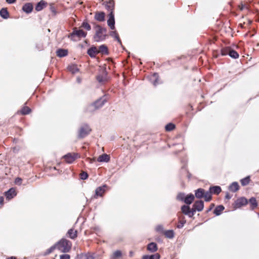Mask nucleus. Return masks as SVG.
Wrapping results in <instances>:
<instances>
[{
	"label": "nucleus",
	"instance_id": "nucleus-38",
	"mask_svg": "<svg viewBox=\"0 0 259 259\" xmlns=\"http://www.w3.org/2000/svg\"><path fill=\"white\" fill-rule=\"evenodd\" d=\"M229 55L230 57H231L232 58L236 59L238 57L239 55L236 51L232 50H231V51L229 50Z\"/></svg>",
	"mask_w": 259,
	"mask_h": 259
},
{
	"label": "nucleus",
	"instance_id": "nucleus-9",
	"mask_svg": "<svg viewBox=\"0 0 259 259\" xmlns=\"http://www.w3.org/2000/svg\"><path fill=\"white\" fill-rule=\"evenodd\" d=\"M106 187V185H104L102 187L97 188L96 190V196H102L105 191V188Z\"/></svg>",
	"mask_w": 259,
	"mask_h": 259
},
{
	"label": "nucleus",
	"instance_id": "nucleus-11",
	"mask_svg": "<svg viewBox=\"0 0 259 259\" xmlns=\"http://www.w3.org/2000/svg\"><path fill=\"white\" fill-rule=\"evenodd\" d=\"M247 203V200L244 197H242L241 198L237 199L236 202V204L237 207H240L243 205H246Z\"/></svg>",
	"mask_w": 259,
	"mask_h": 259
},
{
	"label": "nucleus",
	"instance_id": "nucleus-47",
	"mask_svg": "<svg viewBox=\"0 0 259 259\" xmlns=\"http://www.w3.org/2000/svg\"><path fill=\"white\" fill-rule=\"evenodd\" d=\"M88 177V175L87 172H83L80 175V177L82 180H85Z\"/></svg>",
	"mask_w": 259,
	"mask_h": 259
},
{
	"label": "nucleus",
	"instance_id": "nucleus-5",
	"mask_svg": "<svg viewBox=\"0 0 259 259\" xmlns=\"http://www.w3.org/2000/svg\"><path fill=\"white\" fill-rule=\"evenodd\" d=\"M91 131V129L88 125H84L79 130V137L83 138L89 135Z\"/></svg>",
	"mask_w": 259,
	"mask_h": 259
},
{
	"label": "nucleus",
	"instance_id": "nucleus-2",
	"mask_svg": "<svg viewBox=\"0 0 259 259\" xmlns=\"http://www.w3.org/2000/svg\"><path fill=\"white\" fill-rule=\"evenodd\" d=\"M57 249L62 252H68L71 249V242L66 239H62L60 240L58 243L56 244Z\"/></svg>",
	"mask_w": 259,
	"mask_h": 259
},
{
	"label": "nucleus",
	"instance_id": "nucleus-40",
	"mask_svg": "<svg viewBox=\"0 0 259 259\" xmlns=\"http://www.w3.org/2000/svg\"><path fill=\"white\" fill-rule=\"evenodd\" d=\"M249 177H247L246 178H245L244 179H243L241 180V184L243 186H245L246 185H247L249 182Z\"/></svg>",
	"mask_w": 259,
	"mask_h": 259
},
{
	"label": "nucleus",
	"instance_id": "nucleus-27",
	"mask_svg": "<svg viewBox=\"0 0 259 259\" xmlns=\"http://www.w3.org/2000/svg\"><path fill=\"white\" fill-rule=\"evenodd\" d=\"M224 209V207L223 205H219L217 206L214 210V213L215 214L217 215H220L222 211Z\"/></svg>",
	"mask_w": 259,
	"mask_h": 259
},
{
	"label": "nucleus",
	"instance_id": "nucleus-26",
	"mask_svg": "<svg viewBox=\"0 0 259 259\" xmlns=\"http://www.w3.org/2000/svg\"><path fill=\"white\" fill-rule=\"evenodd\" d=\"M67 50L64 49H59L57 51V55L60 57H63L67 55Z\"/></svg>",
	"mask_w": 259,
	"mask_h": 259
},
{
	"label": "nucleus",
	"instance_id": "nucleus-57",
	"mask_svg": "<svg viewBox=\"0 0 259 259\" xmlns=\"http://www.w3.org/2000/svg\"><path fill=\"white\" fill-rule=\"evenodd\" d=\"M133 251H130V256H133Z\"/></svg>",
	"mask_w": 259,
	"mask_h": 259
},
{
	"label": "nucleus",
	"instance_id": "nucleus-41",
	"mask_svg": "<svg viewBox=\"0 0 259 259\" xmlns=\"http://www.w3.org/2000/svg\"><path fill=\"white\" fill-rule=\"evenodd\" d=\"M30 109L28 107H24L21 110V112L22 114H27L30 113Z\"/></svg>",
	"mask_w": 259,
	"mask_h": 259
},
{
	"label": "nucleus",
	"instance_id": "nucleus-42",
	"mask_svg": "<svg viewBox=\"0 0 259 259\" xmlns=\"http://www.w3.org/2000/svg\"><path fill=\"white\" fill-rule=\"evenodd\" d=\"M81 27H83L84 29L88 30H90L91 29L90 25L86 22H83L82 23Z\"/></svg>",
	"mask_w": 259,
	"mask_h": 259
},
{
	"label": "nucleus",
	"instance_id": "nucleus-6",
	"mask_svg": "<svg viewBox=\"0 0 259 259\" xmlns=\"http://www.w3.org/2000/svg\"><path fill=\"white\" fill-rule=\"evenodd\" d=\"M63 158L67 163H71L77 158V154L75 153H68L64 155Z\"/></svg>",
	"mask_w": 259,
	"mask_h": 259
},
{
	"label": "nucleus",
	"instance_id": "nucleus-45",
	"mask_svg": "<svg viewBox=\"0 0 259 259\" xmlns=\"http://www.w3.org/2000/svg\"><path fill=\"white\" fill-rule=\"evenodd\" d=\"M185 198V196L183 193H180L177 196V199L180 200H184Z\"/></svg>",
	"mask_w": 259,
	"mask_h": 259
},
{
	"label": "nucleus",
	"instance_id": "nucleus-17",
	"mask_svg": "<svg viewBox=\"0 0 259 259\" xmlns=\"http://www.w3.org/2000/svg\"><path fill=\"white\" fill-rule=\"evenodd\" d=\"M105 15L103 12H98L95 14V18L99 21H103L105 20Z\"/></svg>",
	"mask_w": 259,
	"mask_h": 259
},
{
	"label": "nucleus",
	"instance_id": "nucleus-50",
	"mask_svg": "<svg viewBox=\"0 0 259 259\" xmlns=\"http://www.w3.org/2000/svg\"><path fill=\"white\" fill-rule=\"evenodd\" d=\"M156 230L157 231H161L163 230V227L162 226H158L156 228Z\"/></svg>",
	"mask_w": 259,
	"mask_h": 259
},
{
	"label": "nucleus",
	"instance_id": "nucleus-60",
	"mask_svg": "<svg viewBox=\"0 0 259 259\" xmlns=\"http://www.w3.org/2000/svg\"><path fill=\"white\" fill-rule=\"evenodd\" d=\"M77 81L78 82H80V80L79 78H77Z\"/></svg>",
	"mask_w": 259,
	"mask_h": 259
},
{
	"label": "nucleus",
	"instance_id": "nucleus-18",
	"mask_svg": "<svg viewBox=\"0 0 259 259\" xmlns=\"http://www.w3.org/2000/svg\"><path fill=\"white\" fill-rule=\"evenodd\" d=\"M68 69L72 73L75 74L79 71L77 66L75 64H72L68 66Z\"/></svg>",
	"mask_w": 259,
	"mask_h": 259
},
{
	"label": "nucleus",
	"instance_id": "nucleus-30",
	"mask_svg": "<svg viewBox=\"0 0 259 259\" xmlns=\"http://www.w3.org/2000/svg\"><path fill=\"white\" fill-rule=\"evenodd\" d=\"M182 211L185 214H189L190 211H191L190 207L187 205H183L181 208Z\"/></svg>",
	"mask_w": 259,
	"mask_h": 259
},
{
	"label": "nucleus",
	"instance_id": "nucleus-31",
	"mask_svg": "<svg viewBox=\"0 0 259 259\" xmlns=\"http://www.w3.org/2000/svg\"><path fill=\"white\" fill-rule=\"evenodd\" d=\"M0 15L2 17L7 19L8 17V12L6 9H2L0 11Z\"/></svg>",
	"mask_w": 259,
	"mask_h": 259
},
{
	"label": "nucleus",
	"instance_id": "nucleus-59",
	"mask_svg": "<svg viewBox=\"0 0 259 259\" xmlns=\"http://www.w3.org/2000/svg\"><path fill=\"white\" fill-rule=\"evenodd\" d=\"M94 161H95V160L94 159H90V162L91 163H93Z\"/></svg>",
	"mask_w": 259,
	"mask_h": 259
},
{
	"label": "nucleus",
	"instance_id": "nucleus-7",
	"mask_svg": "<svg viewBox=\"0 0 259 259\" xmlns=\"http://www.w3.org/2000/svg\"><path fill=\"white\" fill-rule=\"evenodd\" d=\"M107 24L111 29H114L115 28V21L113 12H111L109 15V19L107 21Z\"/></svg>",
	"mask_w": 259,
	"mask_h": 259
},
{
	"label": "nucleus",
	"instance_id": "nucleus-55",
	"mask_svg": "<svg viewBox=\"0 0 259 259\" xmlns=\"http://www.w3.org/2000/svg\"><path fill=\"white\" fill-rule=\"evenodd\" d=\"M226 198L227 199H230L231 198V196H230V195L229 194H227L226 195Z\"/></svg>",
	"mask_w": 259,
	"mask_h": 259
},
{
	"label": "nucleus",
	"instance_id": "nucleus-46",
	"mask_svg": "<svg viewBox=\"0 0 259 259\" xmlns=\"http://www.w3.org/2000/svg\"><path fill=\"white\" fill-rule=\"evenodd\" d=\"M160 255L158 253H156L150 255V259H159Z\"/></svg>",
	"mask_w": 259,
	"mask_h": 259
},
{
	"label": "nucleus",
	"instance_id": "nucleus-48",
	"mask_svg": "<svg viewBox=\"0 0 259 259\" xmlns=\"http://www.w3.org/2000/svg\"><path fill=\"white\" fill-rule=\"evenodd\" d=\"M22 180L21 178H17L15 179V183L17 185H20L21 184V183H22Z\"/></svg>",
	"mask_w": 259,
	"mask_h": 259
},
{
	"label": "nucleus",
	"instance_id": "nucleus-34",
	"mask_svg": "<svg viewBox=\"0 0 259 259\" xmlns=\"http://www.w3.org/2000/svg\"><path fill=\"white\" fill-rule=\"evenodd\" d=\"M165 235L168 238H172L174 236V233L172 230H167L164 233Z\"/></svg>",
	"mask_w": 259,
	"mask_h": 259
},
{
	"label": "nucleus",
	"instance_id": "nucleus-10",
	"mask_svg": "<svg viewBox=\"0 0 259 259\" xmlns=\"http://www.w3.org/2000/svg\"><path fill=\"white\" fill-rule=\"evenodd\" d=\"M204 207L203 202L202 201H197L193 205V207L197 211H201Z\"/></svg>",
	"mask_w": 259,
	"mask_h": 259
},
{
	"label": "nucleus",
	"instance_id": "nucleus-28",
	"mask_svg": "<svg viewBox=\"0 0 259 259\" xmlns=\"http://www.w3.org/2000/svg\"><path fill=\"white\" fill-rule=\"evenodd\" d=\"M45 3L44 1H40L39 3L37 4L35 7V10L37 11H41L45 7Z\"/></svg>",
	"mask_w": 259,
	"mask_h": 259
},
{
	"label": "nucleus",
	"instance_id": "nucleus-15",
	"mask_svg": "<svg viewBox=\"0 0 259 259\" xmlns=\"http://www.w3.org/2000/svg\"><path fill=\"white\" fill-rule=\"evenodd\" d=\"M88 53L91 57H94L96 54L99 53L98 49L95 47H92L89 49Z\"/></svg>",
	"mask_w": 259,
	"mask_h": 259
},
{
	"label": "nucleus",
	"instance_id": "nucleus-23",
	"mask_svg": "<svg viewBox=\"0 0 259 259\" xmlns=\"http://www.w3.org/2000/svg\"><path fill=\"white\" fill-rule=\"evenodd\" d=\"M33 9L32 5L29 3L25 4L23 7V10L27 13H30Z\"/></svg>",
	"mask_w": 259,
	"mask_h": 259
},
{
	"label": "nucleus",
	"instance_id": "nucleus-12",
	"mask_svg": "<svg viewBox=\"0 0 259 259\" xmlns=\"http://www.w3.org/2000/svg\"><path fill=\"white\" fill-rule=\"evenodd\" d=\"M5 195L7 199H11L16 195L15 190L13 188L10 189L9 190L6 192Z\"/></svg>",
	"mask_w": 259,
	"mask_h": 259
},
{
	"label": "nucleus",
	"instance_id": "nucleus-21",
	"mask_svg": "<svg viewBox=\"0 0 259 259\" xmlns=\"http://www.w3.org/2000/svg\"><path fill=\"white\" fill-rule=\"evenodd\" d=\"M209 191L211 193L218 194L221 192V188L219 186H213L210 188Z\"/></svg>",
	"mask_w": 259,
	"mask_h": 259
},
{
	"label": "nucleus",
	"instance_id": "nucleus-33",
	"mask_svg": "<svg viewBox=\"0 0 259 259\" xmlns=\"http://www.w3.org/2000/svg\"><path fill=\"white\" fill-rule=\"evenodd\" d=\"M121 256V252L119 250H116L113 253V254L111 256V257L113 259H116V258L120 257Z\"/></svg>",
	"mask_w": 259,
	"mask_h": 259
},
{
	"label": "nucleus",
	"instance_id": "nucleus-13",
	"mask_svg": "<svg viewBox=\"0 0 259 259\" xmlns=\"http://www.w3.org/2000/svg\"><path fill=\"white\" fill-rule=\"evenodd\" d=\"M97 79L100 83H103L107 81L106 71H103L102 74L99 75L97 76Z\"/></svg>",
	"mask_w": 259,
	"mask_h": 259
},
{
	"label": "nucleus",
	"instance_id": "nucleus-56",
	"mask_svg": "<svg viewBox=\"0 0 259 259\" xmlns=\"http://www.w3.org/2000/svg\"><path fill=\"white\" fill-rule=\"evenodd\" d=\"M196 210H197V209H195V208L194 207L193 208H192V209L191 210V212H193L194 213Z\"/></svg>",
	"mask_w": 259,
	"mask_h": 259
},
{
	"label": "nucleus",
	"instance_id": "nucleus-61",
	"mask_svg": "<svg viewBox=\"0 0 259 259\" xmlns=\"http://www.w3.org/2000/svg\"><path fill=\"white\" fill-rule=\"evenodd\" d=\"M257 215H258V217H259V213L257 214Z\"/></svg>",
	"mask_w": 259,
	"mask_h": 259
},
{
	"label": "nucleus",
	"instance_id": "nucleus-19",
	"mask_svg": "<svg viewBox=\"0 0 259 259\" xmlns=\"http://www.w3.org/2000/svg\"><path fill=\"white\" fill-rule=\"evenodd\" d=\"M194 199V196L193 194H189L185 197L184 202L187 204H190Z\"/></svg>",
	"mask_w": 259,
	"mask_h": 259
},
{
	"label": "nucleus",
	"instance_id": "nucleus-8",
	"mask_svg": "<svg viewBox=\"0 0 259 259\" xmlns=\"http://www.w3.org/2000/svg\"><path fill=\"white\" fill-rule=\"evenodd\" d=\"M150 80L155 86L159 84L158 75L157 73H155L153 74L150 76Z\"/></svg>",
	"mask_w": 259,
	"mask_h": 259
},
{
	"label": "nucleus",
	"instance_id": "nucleus-3",
	"mask_svg": "<svg viewBox=\"0 0 259 259\" xmlns=\"http://www.w3.org/2000/svg\"><path fill=\"white\" fill-rule=\"evenodd\" d=\"M106 102V100L105 98H102L100 99L97 101L94 104H92L88 106L87 108V111L89 112H92L94 111L95 110L99 109L102 107V106L105 104Z\"/></svg>",
	"mask_w": 259,
	"mask_h": 259
},
{
	"label": "nucleus",
	"instance_id": "nucleus-1",
	"mask_svg": "<svg viewBox=\"0 0 259 259\" xmlns=\"http://www.w3.org/2000/svg\"><path fill=\"white\" fill-rule=\"evenodd\" d=\"M95 34L94 36V40L97 42L104 40L106 36V29L102 27L100 25H97L95 27Z\"/></svg>",
	"mask_w": 259,
	"mask_h": 259
},
{
	"label": "nucleus",
	"instance_id": "nucleus-14",
	"mask_svg": "<svg viewBox=\"0 0 259 259\" xmlns=\"http://www.w3.org/2000/svg\"><path fill=\"white\" fill-rule=\"evenodd\" d=\"M110 157L106 154H103L99 156L98 158V161L99 162H107L109 161Z\"/></svg>",
	"mask_w": 259,
	"mask_h": 259
},
{
	"label": "nucleus",
	"instance_id": "nucleus-4",
	"mask_svg": "<svg viewBox=\"0 0 259 259\" xmlns=\"http://www.w3.org/2000/svg\"><path fill=\"white\" fill-rule=\"evenodd\" d=\"M87 35V33L83 31L82 30H78L76 28H74L72 33L69 36V37H71V39L74 41H76V39L75 37L78 38L85 37Z\"/></svg>",
	"mask_w": 259,
	"mask_h": 259
},
{
	"label": "nucleus",
	"instance_id": "nucleus-39",
	"mask_svg": "<svg viewBox=\"0 0 259 259\" xmlns=\"http://www.w3.org/2000/svg\"><path fill=\"white\" fill-rule=\"evenodd\" d=\"M175 127V125L172 123H168L165 126V130L167 131H171Z\"/></svg>",
	"mask_w": 259,
	"mask_h": 259
},
{
	"label": "nucleus",
	"instance_id": "nucleus-32",
	"mask_svg": "<svg viewBox=\"0 0 259 259\" xmlns=\"http://www.w3.org/2000/svg\"><path fill=\"white\" fill-rule=\"evenodd\" d=\"M68 233L71 239H74L77 236V231L73 229L69 230Z\"/></svg>",
	"mask_w": 259,
	"mask_h": 259
},
{
	"label": "nucleus",
	"instance_id": "nucleus-37",
	"mask_svg": "<svg viewBox=\"0 0 259 259\" xmlns=\"http://www.w3.org/2000/svg\"><path fill=\"white\" fill-rule=\"evenodd\" d=\"M203 197H204L205 200L206 201H209L210 200L211 197V192L209 191H207L204 193V194L203 195Z\"/></svg>",
	"mask_w": 259,
	"mask_h": 259
},
{
	"label": "nucleus",
	"instance_id": "nucleus-44",
	"mask_svg": "<svg viewBox=\"0 0 259 259\" xmlns=\"http://www.w3.org/2000/svg\"><path fill=\"white\" fill-rule=\"evenodd\" d=\"M56 248H57L56 247V244L53 246H52L51 247H50L49 249H48L46 252V254H48L50 253H51L52 251H53Z\"/></svg>",
	"mask_w": 259,
	"mask_h": 259
},
{
	"label": "nucleus",
	"instance_id": "nucleus-25",
	"mask_svg": "<svg viewBox=\"0 0 259 259\" xmlns=\"http://www.w3.org/2000/svg\"><path fill=\"white\" fill-rule=\"evenodd\" d=\"M204 193V190L200 188L196 191L195 196L198 198H201L203 197Z\"/></svg>",
	"mask_w": 259,
	"mask_h": 259
},
{
	"label": "nucleus",
	"instance_id": "nucleus-54",
	"mask_svg": "<svg viewBox=\"0 0 259 259\" xmlns=\"http://www.w3.org/2000/svg\"><path fill=\"white\" fill-rule=\"evenodd\" d=\"M187 215H188L189 217L191 218L193 216L194 212H191V211H190L189 212V214H187Z\"/></svg>",
	"mask_w": 259,
	"mask_h": 259
},
{
	"label": "nucleus",
	"instance_id": "nucleus-22",
	"mask_svg": "<svg viewBox=\"0 0 259 259\" xmlns=\"http://www.w3.org/2000/svg\"><path fill=\"white\" fill-rule=\"evenodd\" d=\"M179 223L177 225V227L178 228H182L184 225L186 223V221L185 219V217L184 216H179Z\"/></svg>",
	"mask_w": 259,
	"mask_h": 259
},
{
	"label": "nucleus",
	"instance_id": "nucleus-49",
	"mask_svg": "<svg viewBox=\"0 0 259 259\" xmlns=\"http://www.w3.org/2000/svg\"><path fill=\"white\" fill-rule=\"evenodd\" d=\"M60 259H70V255L67 254L61 255Z\"/></svg>",
	"mask_w": 259,
	"mask_h": 259
},
{
	"label": "nucleus",
	"instance_id": "nucleus-16",
	"mask_svg": "<svg viewBox=\"0 0 259 259\" xmlns=\"http://www.w3.org/2000/svg\"><path fill=\"white\" fill-rule=\"evenodd\" d=\"M147 249L151 252H155L157 250V246L155 243L152 242L147 246Z\"/></svg>",
	"mask_w": 259,
	"mask_h": 259
},
{
	"label": "nucleus",
	"instance_id": "nucleus-51",
	"mask_svg": "<svg viewBox=\"0 0 259 259\" xmlns=\"http://www.w3.org/2000/svg\"><path fill=\"white\" fill-rule=\"evenodd\" d=\"M142 259H150V255H145L143 256Z\"/></svg>",
	"mask_w": 259,
	"mask_h": 259
},
{
	"label": "nucleus",
	"instance_id": "nucleus-35",
	"mask_svg": "<svg viewBox=\"0 0 259 259\" xmlns=\"http://www.w3.org/2000/svg\"><path fill=\"white\" fill-rule=\"evenodd\" d=\"M106 8L109 11L112 12L114 8V2L112 1H109L106 5Z\"/></svg>",
	"mask_w": 259,
	"mask_h": 259
},
{
	"label": "nucleus",
	"instance_id": "nucleus-36",
	"mask_svg": "<svg viewBox=\"0 0 259 259\" xmlns=\"http://www.w3.org/2000/svg\"><path fill=\"white\" fill-rule=\"evenodd\" d=\"M110 35L113 37H114L117 41L118 42L121 44V40L119 37V36L117 34V33L116 32V31H112L110 32Z\"/></svg>",
	"mask_w": 259,
	"mask_h": 259
},
{
	"label": "nucleus",
	"instance_id": "nucleus-52",
	"mask_svg": "<svg viewBox=\"0 0 259 259\" xmlns=\"http://www.w3.org/2000/svg\"><path fill=\"white\" fill-rule=\"evenodd\" d=\"M6 1L9 4H13L16 1V0H7Z\"/></svg>",
	"mask_w": 259,
	"mask_h": 259
},
{
	"label": "nucleus",
	"instance_id": "nucleus-20",
	"mask_svg": "<svg viewBox=\"0 0 259 259\" xmlns=\"http://www.w3.org/2000/svg\"><path fill=\"white\" fill-rule=\"evenodd\" d=\"M239 188V186L237 182H233L229 186V190L232 192H236Z\"/></svg>",
	"mask_w": 259,
	"mask_h": 259
},
{
	"label": "nucleus",
	"instance_id": "nucleus-24",
	"mask_svg": "<svg viewBox=\"0 0 259 259\" xmlns=\"http://www.w3.org/2000/svg\"><path fill=\"white\" fill-rule=\"evenodd\" d=\"M249 202L251 205V209H253L257 206V203L255 198L251 197L249 200Z\"/></svg>",
	"mask_w": 259,
	"mask_h": 259
},
{
	"label": "nucleus",
	"instance_id": "nucleus-29",
	"mask_svg": "<svg viewBox=\"0 0 259 259\" xmlns=\"http://www.w3.org/2000/svg\"><path fill=\"white\" fill-rule=\"evenodd\" d=\"M99 53H101L102 54H107V47L104 45H101L100 46L99 48L98 49Z\"/></svg>",
	"mask_w": 259,
	"mask_h": 259
},
{
	"label": "nucleus",
	"instance_id": "nucleus-43",
	"mask_svg": "<svg viewBox=\"0 0 259 259\" xmlns=\"http://www.w3.org/2000/svg\"><path fill=\"white\" fill-rule=\"evenodd\" d=\"M229 51H231V49L230 48H225V49H223L222 50V54L223 55H229Z\"/></svg>",
	"mask_w": 259,
	"mask_h": 259
},
{
	"label": "nucleus",
	"instance_id": "nucleus-58",
	"mask_svg": "<svg viewBox=\"0 0 259 259\" xmlns=\"http://www.w3.org/2000/svg\"><path fill=\"white\" fill-rule=\"evenodd\" d=\"M7 259H16L15 257L12 256L11 257L8 258Z\"/></svg>",
	"mask_w": 259,
	"mask_h": 259
},
{
	"label": "nucleus",
	"instance_id": "nucleus-53",
	"mask_svg": "<svg viewBox=\"0 0 259 259\" xmlns=\"http://www.w3.org/2000/svg\"><path fill=\"white\" fill-rule=\"evenodd\" d=\"M4 197L3 196H0V204H3L4 202Z\"/></svg>",
	"mask_w": 259,
	"mask_h": 259
}]
</instances>
